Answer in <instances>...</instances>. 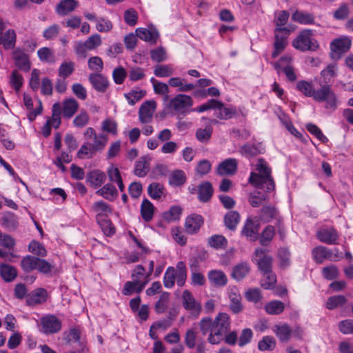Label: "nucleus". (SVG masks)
I'll use <instances>...</instances> for the list:
<instances>
[{
    "mask_svg": "<svg viewBox=\"0 0 353 353\" xmlns=\"http://www.w3.org/2000/svg\"><path fill=\"white\" fill-rule=\"evenodd\" d=\"M199 327L203 335L209 333L208 341L210 343L216 345L223 341L224 336L230 330V317L224 312L219 313L214 319L204 317L199 321Z\"/></svg>",
    "mask_w": 353,
    "mask_h": 353,
    "instance_id": "obj_1",
    "label": "nucleus"
},
{
    "mask_svg": "<svg viewBox=\"0 0 353 353\" xmlns=\"http://www.w3.org/2000/svg\"><path fill=\"white\" fill-rule=\"evenodd\" d=\"M296 88L305 96L312 97L315 101L324 102L325 108L330 112L334 111L338 107L337 96L330 85H322L321 88L315 90L311 83L300 81Z\"/></svg>",
    "mask_w": 353,
    "mask_h": 353,
    "instance_id": "obj_2",
    "label": "nucleus"
},
{
    "mask_svg": "<svg viewBox=\"0 0 353 353\" xmlns=\"http://www.w3.org/2000/svg\"><path fill=\"white\" fill-rule=\"evenodd\" d=\"M248 182L254 187L265 192L274 190L275 185L271 176V169L264 159H258L255 172L250 173Z\"/></svg>",
    "mask_w": 353,
    "mask_h": 353,
    "instance_id": "obj_3",
    "label": "nucleus"
},
{
    "mask_svg": "<svg viewBox=\"0 0 353 353\" xmlns=\"http://www.w3.org/2000/svg\"><path fill=\"white\" fill-rule=\"evenodd\" d=\"M187 279V269L183 261L177 263L176 268L168 267L163 278V285L167 288H172L175 281L179 287L184 285Z\"/></svg>",
    "mask_w": 353,
    "mask_h": 353,
    "instance_id": "obj_4",
    "label": "nucleus"
},
{
    "mask_svg": "<svg viewBox=\"0 0 353 353\" xmlns=\"http://www.w3.org/2000/svg\"><path fill=\"white\" fill-rule=\"evenodd\" d=\"M292 46L302 52L316 51L319 48L318 41L313 37V31L310 29L301 31L294 39Z\"/></svg>",
    "mask_w": 353,
    "mask_h": 353,
    "instance_id": "obj_5",
    "label": "nucleus"
},
{
    "mask_svg": "<svg viewBox=\"0 0 353 353\" xmlns=\"http://www.w3.org/2000/svg\"><path fill=\"white\" fill-rule=\"evenodd\" d=\"M83 135L85 139L92 141L88 143L96 153L102 152L107 145L108 135L103 133L97 134L95 130L92 127L86 128Z\"/></svg>",
    "mask_w": 353,
    "mask_h": 353,
    "instance_id": "obj_6",
    "label": "nucleus"
},
{
    "mask_svg": "<svg viewBox=\"0 0 353 353\" xmlns=\"http://www.w3.org/2000/svg\"><path fill=\"white\" fill-rule=\"evenodd\" d=\"M62 327V323L56 316L48 314L41 318L40 328L41 332L49 335L59 332Z\"/></svg>",
    "mask_w": 353,
    "mask_h": 353,
    "instance_id": "obj_7",
    "label": "nucleus"
},
{
    "mask_svg": "<svg viewBox=\"0 0 353 353\" xmlns=\"http://www.w3.org/2000/svg\"><path fill=\"white\" fill-rule=\"evenodd\" d=\"M292 58L291 56L284 55L278 61L274 62L272 64L278 74H280L281 72H284L288 79L293 82L296 80V75L292 65Z\"/></svg>",
    "mask_w": 353,
    "mask_h": 353,
    "instance_id": "obj_8",
    "label": "nucleus"
},
{
    "mask_svg": "<svg viewBox=\"0 0 353 353\" xmlns=\"http://www.w3.org/2000/svg\"><path fill=\"white\" fill-rule=\"evenodd\" d=\"M193 101L191 97L179 94L170 99L169 108L179 114H185L192 106Z\"/></svg>",
    "mask_w": 353,
    "mask_h": 353,
    "instance_id": "obj_9",
    "label": "nucleus"
},
{
    "mask_svg": "<svg viewBox=\"0 0 353 353\" xmlns=\"http://www.w3.org/2000/svg\"><path fill=\"white\" fill-rule=\"evenodd\" d=\"M290 30L286 28H276L275 29V41L274 43V52L272 58L277 57L285 48L288 42Z\"/></svg>",
    "mask_w": 353,
    "mask_h": 353,
    "instance_id": "obj_10",
    "label": "nucleus"
},
{
    "mask_svg": "<svg viewBox=\"0 0 353 353\" xmlns=\"http://www.w3.org/2000/svg\"><path fill=\"white\" fill-rule=\"evenodd\" d=\"M351 41L347 37L334 39L330 44L331 57L334 59H339L343 54L349 50Z\"/></svg>",
    "mask_w": 353,
    "mask_h": 353,
    "instance_id": "obj_11",
    "label": "nucleus"
},
{
    "mask_svg": "<svg viewBox=\"0 0 353 353\" xmlns=\"http://www.w3.org/2000/svg\"><path fill=\"white\" fill-rule=\"evenodd\" d=\"M334 252L333 253L331 250L320 245L312 250V256L318 263H322L325 259L336 261L339 258L338 249H335Z\"/></svg>",
    "mask_w": 353,
    "mask_h": 353,
    "instance_id": "obj_12",
    "label": "nucleus"
},
{
    "mask_svg": "<svg viewBox=\"0 0 353 353\" xmlns=\"http://www.w3.org/2000/svg\"><path fill=\"white\" fill-rule=\"evenodd\" d=\"M157 108V103L154 101L144 102L139 110V119L141 123L147 124L152 121L154 113Z\"/></svg>",
    "mask_w": 353,
    "mask_h": 353,
    "instance_id": "obj_13",
    "label": "nucleus"
},
{
    "mask_svg": "<svg viewBox=\"0 0 353 353\" xmlns=\"http://www.w3.org/2000/svg\"><path fill=\"white\" fill-rule=\"evenodd\" d=\"M254 260L261 272H269L272 270V258L267 254L266 250L256 249L254 252Z\"/></svg>",
    "mask_w": 353,
    "mask_h": 353,
    "instance_id": "obj_14",
    "label": "nucleus"
},
{
    "mask_svg": "<svg viewBox=\"0 0 353 353\" xmlns=\"http://www.w3.org/2000/svg\"><path fill=\"white\" fill-rule=\"evenodd\" d=\"M181 298L183 306L186 310L196 316L200 314L201 305L196 301L193 294L189 290H184Z\"/></svg>",
    "mask_w": 353,
    "mask_h": 353,
    "instance_id": "obj_15",
    "label": "nucleus"
},
{
    "mask_svg": "<svg viewBox=\"0 0 353 353\" xmlns=\"http://www.w3.org/2000/svg\"><path fill=\"white\" fill-rule=\"evenodd\" d=\"M318 239L329 245H336L339 239L338 232L332 227L322 228L317 232Z\"/></svg>",
    "mask_w": 353,
    "mask_h": 353,
    "instance_id": "obj_16",
    "label": "nucleus"
},
{
    "mask_svg": "<svg viewBox=\"0 0 353 353\" xmlns=\"http://www.w3.org/2000/svg\"><path fill=\"white\" fill-rule=\"evenodd\" d=\"M259 230V222L258 219L253 220L248 218L242 229L241 234L250 241H256L258 239Z\"/></svg>",
    "mask_w": 353,
    "mask_h": 353,
    "instance_id": "obj_17",
    "label": "nucleus"
},
{
    "mask_svg": "<svg viewBox=\"0 0 353 353\" xmlns=\"http://www.w3.org/2000/svg\"><path fill=\"white\" fill-rule=\"evenodd\" d=\"M203 223V219L202 216L193 214L186 218L185 228L188 233L194 234L199 231Z\"/></svg>",
    "mask_w": 353,
    "mask_h": 353,
    "instance_id": "obj_18",
    "label": "nucleus"
},
{
    "mask_svg": "<svg viewBox=\"0 0 353 353\" xmlns=\"http://www.w3.org/2000/svg\"><path fill=\"white\" fill-rule=\"evenodd\" d=\"M89 81L92 87L100 92H105L109 86L108 79L99 73L90 74Z\"/></svg>",
    "mask_w": 353,
    "mask_h": 353,
    "instance_id": "obj_19",
    "label": "nucleus"
},
{
    "mask_svg": "<svg viewBox=\"0 0 353 353\" xmlns=\"http://www.w3.org/2000/svg\"><path fill=\"white\" fill-rule=\"evenodd\" d=\"M149 282V279L143 281H127L122 290L124 295L130 296L133 293H140L145 287L146 284Z\"/></svg>",
    "mask_w": 353,
    "mask_h": 353,
    "instance_id": "obj_20",
    "label": "nucleus"
},
{
    "mask_svg": "<svg viewBox=\"0 0 353 353\" xmlns=\"http://www.w3.org/2000/svg\"><path fill=\"white\" fill-rule=\"evenodd\" d=\"M105 174L99 170L90 171L88 173L86 177L87 182L94 188H97L101 186V185L105 183Z\"/></svg>",
    "mask_w": 353,
    "mask_h": 353,
    "instance_id": "obj_21",
    "label": "nucleus"
},
{
    "mask_svg": "<svg viewBox=\"0 0 353 353\" xmlns=\"http://www.w3.org/2000/svg\"><path fill=\"white\" fill-rule=\"evenodd\" d=\"M13 59L19 69L28 71L30 69V63L28 56L22 50L16 49L13 51Z\"/></svg>",
    "mask_w": 353,
    "mask_h": 353,
    "instance_id": "obj_22",
    "label": "nucleus"
},
{
    "mask_svg": "<svg viewBox=\"0 0 353 353\" xmlns=\"http://www.w3.org/2000/svg\"><path fill=\"white\" fill-rule=\"evenodd\" d=\"M76 0H61L56 6V12L61 16H65L73 12L78 6Z\"/></svg>",
    "mask_w": 353,
    "mask_h": 353,
    "instance_id": "obj_23",
    "label": "nucleus"
},
{
    "mask_svg": "<svg viewBox=\"0 0 353 353\" xmlns=\"http://www.w3.org/2000/svg\"><path fill=\"white\" fill-rule=\"evenodd\" d=\"M23 101L24 105L28 110H29V113L28 114V118L30 121H33L37 115L41 114L42 112V104L41 101H38V105L35 109H33V101L31 97L29 96L24 94L23 96Z\"/></svg>",
    "mask_w": 353,
    "mask_h": 353,
    "instance_id": "obj_24",
    "label": "nucleus"
},
{
    "mask_svg": "<svg viewBox=\"0 0 353 353\" xmlns=\"http://www.w3.org/2000/svg\"><path fill=\"white\" fill-rule=\"evenodd\" d=\"M47 291L43 288H38L30 294L27 297V303L30 305L41 304L46 301Z\"/></svg>",
    "mask_w": 353,
    "mask_h": 353,
    "instance_id": "obj_25",
    "label": "nucleus"
},
{
    "mask_svg": "<svg viewBox=\"0 0 353 353\" xmlns=\"http://www.w3.org/2000/svg\"><path fill=\"white\" fill-rule=\"evenodd\" d=\"M208 276L210 282L215 286L223 287L228 283L227 276L221 270H211L208 272Z\"/></svg>",
    "mask_w": 353,
    "mask_h": 353,
    "instance_id": "obj_26",
    "label": "nucleus"
},
{
    "mask_svg": "<svg viewBox=\"0 0 353 353\" xmlns=\"http://www.w3.org/2000/svg\"><path fill=\"white\" fill-rule=\"evenodd\" d=\"M250 272V266L246 262H241L234 266L232 277L237 281L243 280Z\"/></svg>",
    "mask_w": 353,
    "mask_h": 353,
    "instance_id": "obj_27",
    "label": "nucleus"
},
{
    "mask_svg": "<svg viewBox=\"0 0 353 353\" xmlns=\"http://www.w3.org/2000/svg\"><path fill=\"white\" fill-rule=\"evenodd\" d=\"M236 160L235 159H228L219 165L217 172L221 175L232 174L236 172Z\"/></svg>",
    "mask_w": 353,
    "mask_h": 353,
    "instance_id": "obj_28",
    "label": "nucleus"
},
{
    "mask_svg": "<svg viewBox=\"0 0 353 353\" xmlns=\"http://www.w3.org/2000/svg\"><path fill=\"white\" fill-rule=\"evenodd\" d=\"M150 158L148 157H142L137 161L134 173L139 177L146 176L150 169Z\"/></svg>",
    "mask_w": 353,
    "mask_h": 353,
    "instance_id": "obj_29",
    "label": "nucleus"
},
{
    "mask_svg": "<svg viewBox=\"0 0 353 353\" xmlns=\"http://www.w3.org/2000/svg\"><path fill=\"white\" fill-rule=\"evenodd\" d=\"M96 194L108 201H114L118 196L116 188L111 183H107L96 192Z\"/></svg>",
    "mask_w": 353,
    "mask_h": 353,
    "instance_id": "obj_30",
    "label": "nucleus"
},
{
    "mask_svg": "<svg viewBox=\"0 0 353 353\" xmlns=\"http://www.w3.org/2000/svg\"><path fill=\"white\" fill-rule=\"evenodd\" d=\"M229 299L230 301V309L234 313H239L243 309L241 304V296L237 290H231L229 292Z\"/></svg>",
    "mask_w": 353,
    "mask_h": 353,
    "instance_id": "obj_31",
    "label": "nucleus"
},
{
    "mask_svg": "<svg viewBox=\"0 0 353 353\" xmlns=\"http://www.w3.org/2000/svg\"><path fill=\"white\" fill-rule=\"evenodd\" d=\"M273 330L279 340L282 342H287L290 339L292 330L286 323L275 325Z\"/></svg>",
    "mask_w": 353,
    "mask_h": 353,
    "instance_id": "obj_32",
    "label": "nucleus"
},
{
    "mask_svg": "<svg viewBox=\"0 0 353 353\" xmlns=\"http://www.w3.org/2000/svg\"><path fill=\"white\" fill-rule=\"evenodd\" d=\"M337 66L336 64H329L325 69L321 72V76L323 79V85H329L333 81L334 78L337 74Z\"/></svg>",
    "mask_w": 353,
    "mask_h": 353,
    "instance_id": "obj_33",
    "label": "nucleus"
},
{
    "mask_svg": "<svg viewBox=\"0 0 353 353\" xmlns=\"http://www.w3.org/2000/svg\"><path fill=\"white\" fill-rule=\"evenodd\" d=\"M108 176L109 180L112 183L117 184L119 189L121 192H123L125 189L124 184L122 181L121 173L118 168L111 165L108 170Z\"/></svg>",
    "mask_w": 353,
    "mask_h": 353,
    "instance_id": "obj_34",
    "label": "nucleus"
},
{
    "mask_svg": "<svg viewBox=\"0 0 353 353\" xmlns=\"http://www.w3.org/2000/svg\"><path fill=\"white\" fill-rule=\"evenodd\" d=\"M16 34L13 30H8L0 35V44L6 49H12L15 46Z\"/></svg>",
    "mask_w": 353,
    "mask_h": 353,
    "instance_id": "obj_35",
    "label": "nucleus"
},
{
    "mask_svg": "<svg viewBox=\"0 0 353 353\" xmlns=\"http://www.w3.org/2000/svg\"><path fill=\"white\" fill-rule=\"evenodd\" d=\"M137 36L141 39L152 43H156L158 38V32L155 30H148L145 28H137Z\"/></svg>",
    "mask_w": 353,
    "mask_h": 353,
    "instance_id": "obj_36",
    "label": "nucleus"
},
{
    "mask_svg": "<svg viewBox=\"0 0 353 353\" xmlns=\"http://www.w3.org/2000/svg\"><path fill=\"white\" fill-rule=\"evenodd\" d=\"M154 211L153 204L148 199H143L141 205V214L143 220L145 221H151L153 218Z\"/></svg>",
    "mask_w": 353,
    "mask_h": 353,
    "instance_id": "obj_37",
    "label": "nucleus"
},
{
    "mask_svg": "<svg viewBox=\"0 0 353 353\" xmlns=\"http://www.w3.org/2000/svg\"><path fill=\"white\" fill-rule=\"evenodd\" d=\"M264 308L268 314L279 315L283 312L285 304L281 301L274 300L268 302Z\"/></svg>",
    "mask_w": 353,
    "mask_h": 353,
    "instance_id": "obj_38",
    "label": "nucleus"
},
{
    "mask_svg": "<svg viewBox=\"0 0 353 353\" xmlns=\"http://www.w3.org/2000/svg\"><path fill=\"white\" fill-rule=\"evenodd\" d=\"M219 105H216L215 108V115L217 118L220 119H230L233 117V116L235 114V110L226 108L223 105V104L219 101Z\"/></svg>",
    "mask_w": 353,
    "mask_h": 353,
    "instance_id": "obj_39",
    "label": "nucleus"
},
{
    "mask_svg": "<svg viewBox=\"0 0 353 353\" xmlns=\"http://www.w3.org/2000/svg\"><path fill=\"white\" fill-rule=\"evenodd\" d=\"M79 108L78 102L74 99L65 100L63 103V114L65 117L71 118Z\"/></svg>",
    "mask_w": 353,
    "mask_h": 353,
    "instance_id": "obj_40",
    "label": "nucleus"
},
{
    "mask_svg": "<svg viewBox=\"0 0 353 353\" xmlns=\"http://www.w3.org/2000/svg\"><path fill=\"white\" fill-rule=\"evenodd\" d=\"M93 210L97 214V219H102L112 212L110 206L104 201H100L93 203Z\"/></svg>",
    "mask_w": 353,
    "mask_h": 353,
    "instance_id": "obj_41",
    "label": "nucleus"
},
{
    "mask_svg": "<svg viewBox=\"0 0 353 353\" xmlns=\"http://www.w3.org/2000/svg\"><path fill=\"white\" fill-rule=\"evenodd\" d=\"M0 274L6 281L10 282L17 276V270L12 266L2 263L0 265Z\"/></svg>",
    "mask_w": 353,
    "mask_h": 353,
    "instance_id": "obj_42",
    "label": "nucleus"
},
{
    "mask_svg": "<svg viewBox=\"0 0 353 353\" xmlns=\"http://www.w3.org/2000/svg\"><path fill=\"white\" fill-rule=\"evenodd\" d=\"M38 258L32 255L24 256L21 261V266L23 270L26 272H30L36 270Z\"/></svg>",
    "mask_w": 353,
    "mask_h": 353,
    "instance_id": "obj_43",
    "label": "nucleus"
},
{
    "mask_svg": "<svg viewBox=\"0 0 353 353\" xmlns=\"http://www.w3.org/2000/svg\"><path fill=\"white\" fill-rule=\"evenodd\" d=\"M293 21L303 24H312L314 22V18L312 14L296 11L292 16Z\"/></svg>",
    "mask_w": 353,
    "mask_h": 353,
    "instance_id": "obj_44",
    "label": "nucleus"
},
{
    "mask_svg": "<svg viewBox=\"0 0 353 353\" xmlns=\"http://www.w3.org/2000/svg\"><path fill=\"white\" fill-rule=\"evenodd\" d=\"M200 340L196 327L187 330L185 336V343L189 348H194L196 346V342H199Z\"/></svg>",
    "mask_w": 353,
    "mask_h": 353,
    "instance_id": "obj_45",
    "label": "nucleus"
},
{
    "mask_svg": "<svg viewBox=\"0 0 353 353\" xmlns=\"http://www.w3.org/2000/svg\"><path fill=\"white\" fill-rule=\"evenodd\" d=\"M213 189L212 185L205 182L201 184L199 188V199L203 202L208 201L212 196Z\"/></svg>",
    "mask_w": 353,
    "mask_h": 353,
    "instance_id": "obj_46",
    "label": "nucleus"
},
{
    "mask_svg": "<svg viewBox=\"0 0 353 353\" xmlns=\"http://www.w3.org/2000/svg\"><path fill=\"white\" fill-rule=\"evenodd\" d=\"M240 216L236 211H230L225 216V226L234 230L239 222Z\"/></svg>",
    "mask_w": 353,
    "mask_h": 353,
    "instance_id": "obj_47",
    "label": "nucleus"
},
{
    "mask_svg": "<svg viewBox=\"0 0 353 353\" xmlns=\"http://www.w3.org/2000/svg\"><path fill=\"white\" fill-rule=\"evenodd\" d=\"M182 209L179 206H172L169 210L165 212L163 214V218L164 220L168 222H172L179 220Z\"/></svg>",
    "mask_w": 353,
    "mask_h": 353,
    "instance_id": "obj_48",
    "label": "nucleus"
},
{
    "mask_svg": "<svg viewBox=\"0 0 353 353\" xmlns=\"http://www.w3.org/2000/svg\"><path fill=\"white\" fill-rule=\"evenodd\" d=\"M28 250L34 255L39 257H44L47 255V251L44 246L37 241H32L28 245Z\"/></svg>",
    "mask_w": 353,
    "mask_h": 353,
    "instance_id": "obj_49",
    "label": "nucleus"
},
{
    "mask_svg": "<svg viewBox=\"0 0 353 353\" xmlns=\"http://www.w3.org/2000/svg\"><path fill=\"white\" fill-rule=\"evenodd\" d=\"M185 172L182 170H176L172 172L169 179V183L173 186H179L185 183Z\"/></svg>",
    "mask_w": 353,
    "mask_h": 353,
    "instance_id": "obj_50",
    "label": "nucleus"
},
{
    "mask_svg": "<svg viewBox=\"0 0 353 353\" xmlns=\"http://www.w3.org/2000/svg\"><path fill=\"white\" fill-rule=\"evenodd\" d=\"M209 245L216 249H225L228 244V241L222 235L215 234L208 239Z\"/></svg>",
    "mask_w": 353,
    "mask_h": 353,
    "instance_id": "obj_51",
    "label": "nucleus"
},
{
    "mask_svg": "<svg viewBox=\"0 0 353 353\" xmlns=\"http://www.w3.org/2000/svg\"><path fill=\"white\" fill-rule=\"evenodd\" d=\"M347 299L343 295H336L330 296L327 299L326 302V307L328 310H334L339 306L344 305Z\"/></svg>",
    "mask_w": 353,
    "mask_h": 353,
    "instance_id": "obj_52",
    "label": "nucleus"
},
{
    "mask_svg": "<svg viewBox=\"0 0 353 353\" xmlns=\"http://www.w3.org/2000/svg\"><path fill=\"white\" fill-rule=\"evenodd\" d=\"M148 192L154 199H159L164 192L163 185L158 183H152L148 188Z\"/></svg>",
    "mask_w": 353,
    "mask_h": 353,
    "instance_id": "obj_53",
    "label": "nucleus"
},
{
    "mask_svg": "<svg viewBox=\"0 0 353 353\" xmlns=\"http://www.w3.org/2000/svg\"><path fill=\"white\" fill-rule=\"evenodd\" d=\"M101 130L113 135H117V123L114 119L111 118H107L104 119L101 123Z\"/></svg>",
    "mask_w": 353,
    "mask_h": 353,
    "instance_id": "obj_54",
    "label": "nucleus"
},
{
    "mask_svg": "<svg viewBox=\"0 0 353 353\" xmlns=\"http://www.w3.org/2000/svg\"><path fill=\"white\" fill-rule=\"evenodd\" d=\"M274 234L275 231L273 226L268 225L265 227L263 230L260 238L261 245L264 246L268 245L273 239Z\"/></svg>",
    "mask_w": 353,
    "mask_h": 353,
    "instance_id": "obj_55",
    "label": "nucleus"
},
{
    "mask_svg": "<svg viewBox=\"0 0 353 353\" xmlns=\"http://www.w3.org/2000/svg\"><path fill=\"white\" fill-rule=\"evenodd\" d=\"M97 221L105 235L112 236L114 234L115 228L110 220L102 218L97 219Z\"/></svg>",
    "mask_w": 353,
    "mask_h": 353,
    "instance_id": "obj_56",
    "label": "nucleus"
},
{
    "mask_svg": "<svg viewBox=\"0 0 353 353\" xmlns=\"http://www.w3.org/2000/svg\"><path fill=\"white\" fill-rule=\"evenodd\" d=\"M263 278L261 280V286L265 289L273 288L276 282V275L271 271L263 272Z\"/></svg>",
    "mask_w": 353,
    "mask_h": 353,
    "instance_id": "obj_57",
    "label": "nucleus"
},
{
    "mask_svg": "<svg viewBox=\"0 0 353 353\" xmlns=\"http://www.w3.org/2000/svg\"><path fill=\"white\" fill-rule=\"evenodd\" d=\"M169 296L170 294L168 292H163L161 294L159 301L155 305V311L158 314L163 313L165 311L168 307Z\"/></svg>",
    "mask_w": 353,
    "mask_h": 353,
    "instance_id": "obj_58",
    "label": "nucleus"
},
{
    "mask_svg": "<svg viewBox=\"0 0 353 353\" xmlns=\"http://www.w3.org/2000/svg\"><path fill=\"white\" fill-rule=\"evenodd\" d=\"M145 94L143 90H132L124 94L125 99L128 100L129 104L131 105H134L137 101L141 100Z\"/></svg>",
    "mask_w": 353,
    "mask_h": 353,
    "instance_id": "obj_59",
    "label": "nucleus"
},
{
    "mask_svg": "<svg viewBox=\"0 0 353 353\" xmlns=\"http://www.w3.org/2000/svg\"><path fill=\"white\" fill-rule=\"evenodd\" d=\"M306 129L307 130L308 132L314 135L322 143H325L328 141V139L323 134L321 129L315 124H307Z\"/></svg>",
    "mask_w": 353,
    "mask_h": 353,
    "instance_id": "obj_60",
    "label": "nucleus"
},
{
    "mask_svg": "<svg viewBox=\"0 0 353 353\" xmlns=\"http://www.w3.org/2000/svg\"><path fill=\"white\" fill-rule=\"evenodd\" d=\"M88 68L96 72H101L103 68V62L99 57H92L88 61Z\"/></svg>",
    "mask_w": 353,
    "mask_h": 353,
    "instance_id": "obj_61",
    "label": "nucleus"
},
{
    "mask_svg": "<svg viewBox=\"0 0 353 353\" xmlns=\"http://www.w3.org/2000/svg\"><path fill=\"white\" fill-rule=\"evenodd\" d=\"M74 63L72 61H65L61 63L59 69V74L60 77L65 79L74 72Z\"/></svg>",
    "mask_w": 353,
    "mask_h": 353,
    "instance_id": "obj_62",
    "label": "nucleus"
},
{
    "mask_svg": "<svg viewBox=\"0 0 353 353\" xmlns=\"http://www.w3.org/2000/svg\"><path fill=\"white\" fill-rule=\"evenodd\" d=\"M276 342L272 336H265L259 342L258 347L261 351L272 350L275 347Z\"/></svg>",
    "mask_w": 353,
    "mask_h": 353,
    "instance_id": "obj_63",
    "label": "nucleus"
},
{
    "mask_svg": "<svg viewBox=\"0 0 353 353\" xmlns=\"http://www.w3.org/2000/svg\"><path fill=\"white\" fill-rule=\"evenodd\" d=\"M154 73L158 77H168L174 73V70L168 65H159L155 68Z\"/></svg>",
    "mask_w": 353,
    "mask_h": 353,
    "instance_id": "obj_64",
    "label": "nucleus"
}]
</instances>
